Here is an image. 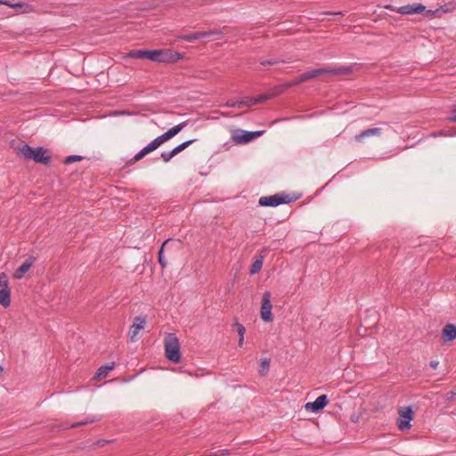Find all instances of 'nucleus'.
Returning a JSON list of instances; mask_svg holds the SVG:
<instances>
[{
  "label": "nucleus",
  "instance_id": "nucleus-23",
  "mask_svg": "<svg viewBox=\"0 0 456 456\" xmlns=\"http://www.w3.org/2000/svg\"><path fill=\"white\" fill-rule=\"evenodd\" d=\"M353 70V68L351 66H346L341 67L338 69H328V74H335V75H343V74H349Z\"/></svg>",
  "mask_w": 456,
  "mask_h": 456
},
{
  "label": "nucleus",
  "instance_id": "nucleus-41",
  "mask_svg": "<svg viewBox=\"0 0 456 456\" xmlns=\"http://www.w3.org/2000/svg\"><path fill=\"white\" fill-rule=\"evenodd\" d=\"M244 337L240 338L239 339V346L241 347L243 346Z\"/></svg>",
  "mask_w": 456,
  "mask_h": 456
},
{
  "label": "nucleus",
  "instance_id": "nucleus-29",
  "mask_svg": "<svg viewBox=\"0 0 456 456\" xmlns=\"http://www.w3.org/2000/svg\"><path fill=\"white\" fill-rule=\"evenodd\" d=\"M271 97H272L271 94L265 93V94H260L256 98L251 97V103L253 105H256V104H257L259 102H262L264 101H266V100L270 99Z\"/></svg>",
  "mask_w": 456,
  "mask_h": 456
},
{
  "label": "nucleus",
  "instance_id": "nucleus-4",
  "mask_svg": "<svg viewBox=\"0 0 456 456\" xmlns=\"http://www.w3.org/2000/svg\"><path fill=\"white\" fill-rule=\"evenodd\" d=\"M399 417L397 419V427L399 430L403 431L410 429L411 425V421L413 419V411L411 406L401 407L398 411Z\"/></svg>",
  "mask_w": 456,
  "mask_h": 456
},
{
  "label": "nucleus",
  "instance_id": "nucleus-13",
  "mask_svg": "<svg viewBox=\"0 0 456 456\" xmlns=\"http://www.w3.org/2000/svg\"><path fill=\"white\" fill-rule=\"evenodd\" d=\"M381 134H382V129L381 128H379V127L369 128V129H366V130L362 131L359 134L355 135L354 136V141L361 143L367 137H370V136H378V137H379V136H381Z\"/></svg>",
  "mask_w": 456,
  "mask_h": 456
},
{
  "label": "nucleus",
  "instance_id": "nucleus-5",
  "mask_svg": "<svg viewBox=\"0 0 456 456\" xmlns=\"http://www.w3.org/2000/svg\"><path fill=\"white\" fill-rule=\"evenodd\" d=\"M0 305L4 308L11 305V291L8 277L4 273H0Z\"/></svg>",
  "mask_w": 456,
  "mask_h": 456
},
{
  "label": "nucleus",
  "instance_id": "nucleus-16",
  "mask_svg": "<svg viewBox=\"0 0 456 456\" xmlns=\"http://www.w3.org/2000/svg\"><path fill=\"white\" fill-rule=\"evenodd\" d=\"M187 125V121L182 122L170 129H168L167 132L162 134V137H164L165 141H168L169 139L173 138L175 135H176L178 133H180Z\"/></svg>",
  "mask_w": 456,
  "mask_h": 456
},
{
  "label": "nucleus",
  "instance_id": "nucleus-2",
  "mask_svg": "<svg viewBox=\"0 0 456 456\" xmlns=\"http://www.w3.org/2000/svg\"><path fill=\"white\" fill-rule=\"evenodd\" d=\"M47 151L43 147L33 148L28 144H22L18 149V154L26 159H33L37 163L47 165L51 157L46 155Z\"/></svg>",
  "mask_w": 456,
  "mask_h": 456
},
{
  "label": "nucleus",
  "instance_id": "nucleus-22",
  "mask_svg": "<svg viewBox=\"0 0 456 456\" xmlns=\"http://www.w3.org/2000/svg\"><path fill=\"white\" fill-rule=\"evenodd\" d=\"M170 241H171V239H167V240H166L163 242V244H162V246H161V248H160V249H159V253H158L159 263V265H161V267H162V268H165V267L167 266V261L165 260V258H164L163 252H164V248H165V247H166V246H167Z\"/></svg>",
  "mask_w": 456,
  "mask_h": 456
},
{
  "label": "nucleus",
  "instance_id": "nucleus-3",
  "mask_svg": "<svg viewBox=\"0 0 456 456\" xmlns=\"http://www.w3.org/2000/svg\"><path fill=\"white\" fill-rule=\"evenodd\" d=\"M165 353L169 361L173 362H180V344L175 335L170 333L165 338Z\"/></svg>",
  "mask_w": 456,
  "mask_h": 456
},
{
  "label": "nucleus",
  "instance_id": "nucleus-46",
  "mask_svg": "<svg viewBox=\"0 0 456 456\" xmlns=\"http://www.w3.org/2000/svg\"><path fill=\"white\" fill-rule=\"evenodd\" d=\"M7 1H2L0 0V4H4V3H6Z\"/></svg>",
  "mask_w": 456,
  "mask_h": 456
},
{
  "label": "nucleus",
  "instance_id": "nucleus-27",
  "mask_svg": "<svg viewBox=\"0 0 456 456\" xmlns=\"http://www.w3.org/2000/svg\"><path fill=\"white\" fill-rule=\"evenodd\" d=\"M270 367V360L267 358H264L261 360L259 372L261 375H265Z\"/></svg>",
  "mask_w": 456,
  "mask_h": 456
},
{
  "label": "nucleus",
  "instance_id": "nucleus-36",
  "mask_svg": "<svg viewBox=\"0 0 456 456\" xmlns=\"http://www.w3.org/2000/svg\"><path fill=\"white\" fill-rule=\"evenodd\" d=\"M448 119L452 122L456 123V108L452 110L451 116L448 118Z\"/></svg>",
  "mask_w": 456,
  "mask_h": 456
},
{
  "label": "nucleus",
  "instance_id": "nucleus-39",
  "mask_svg": "<svg viewBox=\"0 0 456 456\" xmlns=\"http://www.w3.org/2000/svg\"><path fill=\"white\" fill-rule=\"evenodd\" d=\"M141 151H142V154H143L145 157L147 154L151 153L152 151L151 150L150 146L147 144L145 147H143L141 150Z\"/></svg>",
  "mask_w": 456,
  "mask_h": 456
},
{
  "label": "nucleus",
  "instance_id": "nucleus-34",
  "mask_svg": "<svg viewBox=\"0 0 456 456\" xmlns=\"http://www.w3.org/2000/svg\"><path fill=\"white\" fill-rule=\"evenodd\" d=\"M305 77H303L302 74H300L299 76H297L294 80H293V84L297 86L299 84H302L305 82Z\"/></svg>",
  "mask_w": 456,
  "mask_h": 456
},
{
  "label": "nucleus",
  "instance_id": "nucleus-32",
  "mask_svg": "<svg viewBox=\"0 0 456 456\" xmlns=\"http://www.w3.org/2000/svg\"><path fill=\"white\" fill-rule=\"evenodd\" d=\"M81 159H82V156H80V155H70L65 159L64 163L70 164L75 161H80Z\"/></svg>",
  "mask_w": 456,
  "mask_h": 456
},
{
  "label": "nucleus",
  "instance_id": "nucleus-43",
  "mask_svg": "<svg viewBox=\"0 0 456 456\" xmlns=\"http://www.w3.org/2000/svg\"><path fill=\"white\" fill-rule=\"evenodd\" d=\"M295 86V85L293 84V81H291V82H289V83L286 84V85H285V87H287V88H288V87H291V86Z\"/></svg>",
  "mask_w": 456,
  "mask_h": 456
},
{
  "label": "nucleus",
  "instance_id": "nucleus-18",
  "mask_svg": "<svg viewBox=\"0 0 456 456\" xmlns=\"http://www.w3.org/2000/svg\"><path fill=\"white\" fill-rule=\"evenodd\" d=\"M328 74V69H315L313 70L306 71L302 73L305 77V82L310 79H313L318 76Z\"/></svg>",
  "mask_w": 456,
  "mask_h": 456
},
{
  "label": "nucleus",
  "instance_id": "nucleus-42",
  "mask_svg": "<svg viewBox=\"0 0 456 456\" xmlns=\"http://www.w3.org/2000/svg\"><path fill=\"white\" fill-rule=\"evenodd\" d=\"M106 443H107V441H105V440H100V441H98V442H97V444H98V445H103V444H105Z\"/></svg>",
  "mask_w": 456,
  "mask_h": 456
},
{
  "label": "nucleus",
  "instance_id": "nucleus-1",
  "mask_svg": "<svg viewBox=\"0 0 456 456\" xmlns=\"http://www.w3.org/2000/svg\"><path fill=\"white\" fill-rule=\"evenodd\" d=\"M178 53L170 50H133L127 53V57L133 59H148L157 62H172L179 57Z\"/></svg>",
  "mask_w": 456,
  "mask_h": 456
},
{
  "label": "nucleus",
  "instance_id": "nucleus-37",
  "mask_svg": "<svg viewBox=\"0 0 456 456\" xmlns=\"http://www.w3.org/2000/svg\"><path fill=\"white\" fill-rule=\"evenodd\" d=\"M141 151H142V154H143L145 157L147 154L151 153L152 151L151 150L150 146L147 144L145 147H143L141 150Z\"/></svg>",
  "mask_w": 456,
  "mask_h": 456
},
{
  "label": "nucleus",
  "instance_id": "nucleus-21",
  "mask_svg": "<svg viewBox=\"0 0 456 456\" xmlns=\"http://www.w3.org/2000/svg\"><path fill=\"white\" fill-rule=\"evenodd\" d=\"M263 262H264V256H258L252 264L251 267H250V274H256L257 273L260 272L262 266H263Z\"/></svg>",
  "mask_w": 456,
  "mask_h": 456
},
{
  "label": "nucleus",
  "instance_id": "nucleus-17",
  "mask_svg": "<svg viewBox=\"0 0 456 456\" xmlns=\"http://www.w3.org/2000/svg\"><path fill=\"white\" fill-rule=\"evenodd\" d=\"M34 260L30 257L27 259L18 269L15 270L13 277L15 279H21L24 274L30 269Z\"/></svg>",
  "mask_w": 456,
  "mask_h": 456
},
{
  "label": "nucleus",
  "instance_id": "nucleus-15",
  "mask_svg": "<svg viewBox=\"0 0 456 456\" xmlns=\"http://www.w3.org/2000/svg\"><path fill=\"white\" fill-rule=\"evenodd\" d=\"M4 4L12 7V8H19L20 13H30V12H35L34 5L26 4L23 2H19V3L6 2V3H4Z\"/></svg>",
  "mask_w": 456,
  "mask_h": 456
},
{
  "label": "nucleus",
  "instance_id": "nucleus-12",
  "mask_svg": "<svg viewBox=\"0 0 456 456\" xmlns=\"http://www.w3.org/2000/svg\"><path fill=\"white\" fill-rule=\"evenodd\" d=\"M216 34H217V32L215 30L198 31V32L183 35L181 37V39L187 41V42H193L195 40L201 39V38H204L207 37H210V36H213Z\"/></svg>",
  "mask_w": 456,
  "mask_h": 456
},
{
  "label": "nucleus",
  "instance_id": "nucleus-30",
  "mask_svg": "<svg viewBox=\"0 0 456 456\" xmlns=\"http://www.w3.org/2000/svg\"><path fill=\"white\" fill-rule=\"evenodd\" d=\"M284 61H281L280 59H270V60H263L260 61V63L262 65H275V64H279V63H283Z\"/></svg>",
  "mask_w": 456,
  "mask_h": 456
},
{
  "label": "nucleus",
  "instance_id": "nucleus-11",
  "mask_svg": "<svg viewBox=\"0 0 456 456\" xmlns=\"http://www.w3.org/2000/svg\"><path fill=\"white\" fill-rule=\"evenodd\" d=\"M426 7L421 4H406L397 8L396 12L400 14L410 15L415 13H421Z\"/></svg>",
  "mask_w": 456,
  "mask_h": 456
},
{
  "label": "nucleus",
  "instance_id": "nucleus-8",
  "mask_svg": "<svg viewBox=\"0 0 456 456\" xmlns=\"http://www.w3.org/2000/svg\"><path fill=\"white\" fill-rule=\"evenodd\" d=\"M263 134L264 131L248 132L240 130V133L232 135V140L238 144H244L261 136Z\"/></svg>",
  "mask_w": 456,
  "mask_h": 456
},
{
  "label": "nucleus",
  "instance_id": "nucleus-14",
  "mask_svg": "<svg viewBox=\"0 0 456 456\" xmlns=\"http://www.w3.org/2000/svg\"><path fill=\"white\" fill-rule=\"evenodd\" d=\"M442 338L444 342H450L456 338V326L446 324L442 332Z\"/></svg>",
  "mask_w": 456,
  "mask_h": 456
},
{
  "label": "nucleus",
  "instance_id": "nucleus-10",
  "mask_svg": "<svg viewBox=\"0 0 456 456\" xmlns=\"http://www.w3.org/2000/svg\"><path fill=\"white\" fill-rule=\"evenodd\" d=\"M328 403V397L326 395L318 396L314 402L307 403L305 405L306 411L317 413L322 410Z\"/></svg>",
  "mask_w": 456,
  "mask_h": 456
},
{
  "label": "nucleus",
  "instance_id": "nucleus-24",
  "mask_svg": "<svg viewBox=\"0 0 456 456\" xmlns=\"http://www.w3.org/2000/svg\"><path fill=\"white\" fill-rule=\"evenodd\" d=\"M195 141H196V139H191V140L185 141V142L180 143L179 145H177L176 147H175L173 150H171V151L175 156L182 151L185 150L189 145L193 143Z\"/></svg>",
  "mask_w": 456,
  "mask_h": 456
},
{
  "label": "nucleus",
  "instance_id": "nucleus-35",
  "mask_svg": "<svg viewBox=\"0 0 456 456\" xmlns=\"http://www.w3.org/2000/svg\"><path fill=\"white\" fill-rule=\"evenodd\" d=\"M144 158V155L142 154V151H140L138 153H136L133 159V162H137Z\"/></svg>",
  "mask_w": 456,
  "mask_h": 456
},
{
  "label": "nucleus",
  "instance_id": "nucleus-45",
  "mask_svg": "<svg viewBox=\"0 0 456 456\" xmlns=\"http://www.w3.org/2000/svg\"><path fill=\"white\" fill-rule=\"evenodd\" d=\"M4 371V368L2 365H0V374Z\"/></svg>",
  "mask_w": 456,
  "mask_h": 456
},
{
  "label": "nucleus",
  "instance_id": "nucleus-19",
  "mask_svg": "<svg viewBox=\"0 0 456 456\" xmlns=\"http://www.w3.org/2000/svg\"><path fill=\"white\" fill-rule=\"evenodd\" d=\"M227 107L230 108H243V107H250L253 104L251 103V98H248V100L243 101H234V100H228L225 103Z\"/></svg>",
  "mask_w": 456,
  "mask_h": 456
},
{
  "label": "nucleus",
  "instance_id": "nucleus-40",
  "mask_svg": "<svg viewBox=\"0 0 456 456\" xmlns=\"http://www.w3.org/2000/svg\"><path fill=\"white\" fill-rule=\"evenodd\" d=\"M429 365L431 368L436 369L439 365V362L437 360H432L430 361Z\"/></svg>",
  "mask_w": 456,
  "mask_h": 456
},
{
  "label": "nucleus",
  "instance_id": "nucleus-20",
  "mask_svg": "<svg viewBox=\"0 0 456 456\" xmlns=\"http://www.w3.org/2000/svg\"><path fill=\"white\" fill-rule=\"evenodd\" d=\"M114 363H111L110 365L101 366L94 374V379L100 380L101 379L106 377L108 373L114 369Z\"/></svg>",
  "mask_w": 456,
  "mask_h": 456
},
{
  "label": "nucleus",
  "instance_id": "nucleus-9",
  "mask_svg": "<svg viewBox=\"0 0 456 456\" xmlns=\"http://www.w3.org/2000/svg\"><path fill=\"white\" fill-rule=\"evenodd\" d=\"M145 325H146V320L144 317L136 316L134 319L133 324L131 325L129 331H128V337L131 341L136 340L138 334L140 333V331L144 330Z\"/></svg>",
  "mask_w": 456,
  "mask_h": 456
},
{
  "label": "nucleus",
  "instance_id": "nucleus-33",
  "mask_svg": "<svg viewBox=\"0 0 456 456\" xmlns=\"http://www.w3.org/2000/svg\"><path fill=\"white\" fill-rule=\"evenodd\" d=\"M234 325H235V327L237 329V331H238V334H239L240 338L244 337L245 331H246L245 327L242 324L239 323V322H236Z\"/></svg>",
  "mask_w": 456,
  "mask_h": 456
},
{
  "label": "nucleus",
  "instance_id": "nucleus-38",
  "mask_svg": "<svg viewBox=\"0 0 456 456\" xmlns=\"http://www.w3.org/2000/svg\"><path fill=\"white\" fill-rule=\"evenodd\" d=\"M141 151H142V154H143L145 157L147 154L151 153L152 151L151 150L150 146L147 144L145 147H143L141 150Z\"/></svg>",
  "mask_w": 456,
  "mask_h": 456
},
{
  "label": "nucleus",
  "instance_id": "nucleus-26",
  "mask_svg": "<svg viewBox=\"0 0 456 456\" xmlns=\"http://www.w3.org/2000/svg\"><path fill=\"white\" fill-rule=\"evenodd\" d=\"M164 137L162 135H159L156 137L153 141H151L148 145L150 146L151 150L153 151L157 150L161 144L165 142Z\"/></svg>",
  "mask_w": 456,
  "mask_h": 456
},
{
  "label": "nucleus",
  "instance_id": "nucleus-31",
  "mask_svg": "<svg viewBox=\"0 0 456 456\" xmlns=\"http://www.w3.org/2000/svg\"><path fill=\"white\" fill-rule=\"evenodd\" d=\"M174 157H175V155H174V153L171 151H163L161 153V159H163V161L165 163H168L172 159V158H174Z\"/></svg>",
  "mask_w": 456,
  "mask_h": 456
},
{
  "label": "nucleus",
  "instance_id": "nucleus-25",
  "mask_svg": "<svg viewBox=\"0 0 456 456\" xmlns=\"http://www.w3.org/2000/svg\"><path fill=\"white\" fill-rule=\"evenodd\" d=\"M164 137L162 135H159L156 137L153 141H151L148 145L150 146L151 150L153 151L157 150L161 144L165 142Z\"/></svg>",
  "mask_w": 456,
  "mask_h": 456
},
{
  "label": "nucleus",
  "instance_id": "nucleus-6",
  "mask_svg": "<svg viewBox=\"0 0 456 456\" xmlns=\"http://www.w3.org/2000/svg\"><path fill=\"white\" fill-rule=\"evenodd\" d=\"M271 297L272 294L270 291H265L263 294L260 316L261 319L265 322H271L273 321V315L272 314L273 305L271 302Z\"/></svg>",
  "mask_w": 456,
  "mask_h": 456
},
{
  "label": "nucleus",
  "instance_id": "nucleus-7",
  "mask_svg": "<svg viewBox=\"0 0 456 456\" xmlns=\"http://www.w3.org/2000/svg\"><path fill=\"white\" fill-rule=\"evenodd\" d=\"M293 200L289 195H272L266 197H261L259 199V205L263 207H277L281 204L289 203Z\"/></svg>",
  "mask_w": 456,
  "mask_h": 456
},
{
  "label": "nucleus",
  "instance_id": "nucleus-44",
  "mask_svg": "<svg viewBox=\"0 0 456 456\" xmlns=\"http://www.w3.org/2000/svg\"><path fill=\"white\" fill-rule=\"evenodd\" d=\"M333 14H334V15H342V12H334Z\"/></svg>",
  "mask_w": 456,
  "mask_h": 456
},
{
  "label": "nucleus",
  "instance_id": "nucleus-28",
  "mask_svg": "<svg viewBox=\"0 0 456 456\" xmlns=\"http://www.w3.org/2000/svg\"><path fill=\"white\" fill-rule=\"evenodd\" d=\"M100 419H101L100 418H96V417L88 418V419H86L85 420H82L80 422H75V423L71 424L69 427L74 428H77V427H79V426H83V425H86V424H89V423H94L95 421H99Z\"/></svg>",
  "mask_w": 456,
  "mask_h": 456
}]
</instances>
